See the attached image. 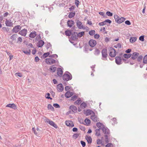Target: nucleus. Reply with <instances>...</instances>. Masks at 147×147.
Returning <instances> with one entry per match:
<instances>
[{
	"label": "nucleus",
	"mask_w": 147,
	"mask_h": 147,
	"mask_svg": "<svg viewBox=\"0 0 147 147\" xmlns=\"http://www.w3.org/2000/svg\"><path fill=\"white\" fill-rule=\"evenodd\" d=\"M96 126L99 128L100 130L101 129V128L102 126H104V125L102 123L100 122H98L96 124Z\"/></svg>",
	"instance_id": "obj_33"
},
{
	"label": "nucleus",
	"mask_w": 147,
	"mask_h": 147,
	"mask_svg": "<svg viewBox=\"0 0 147 147\" xmlns=\"http://www.w3.org/2000/svg\"><path fill=\"white\" fill-rule=\"evenodd\" d=\"M90 118L94 122H96L99 121V119L97 118V116L95 115V114H93V115L91 116Z\"/></svg>",
	"instance_id": "obj_15"
},
{
	"label": "nucleus",
	"mask_w": 147,
	"mask_h": 147,
	"mask_svg": "<svg viewBox=\"0 0 147 147\" xmlns=\"http://www.w3.org/2000/svg\"><path fill=\"white\" fill-rule=\"evenodd\" d=\"M53 65L51 66L49 68V69L53 73L55 72L57 69V67H53Z\"/></svg>",
	"instance_id": "obj_31"
},
{
	"label": "nucleus",
	"mask_w": 147,
	"mask_h": 147,
	"mask_svg": "<svg viewBox=\"0 0 147 147\" xmlns=\"http://www.w3.org/2000/svg\"><path fill=\"white\" fill-rule=\"evenodd\" d=\"M47 122L48 123L51 125L53 126L55 128L57 129L58 128V126L53 121L49 119H47Z\"/></svg>",
	"instance_id": "obj_10"
},
{
	"label": "nucleus",
	"mask_w": 147,
	"mask_h": 147,
	"mask_svg": "<svg viewBox=\"0 0 147 147\" xmlns=\"http://www.w3.org/2000/svg\"><path fill=\"white\" fill-rule=\"evenodd\" d=\"M17 35L16 34H14L11 37V39H12L13 40H15L17 38Z\"/></svg>",
	"instance_id": "obj_46"
},
{
	"label": "nucleus",
	"mask_w": 147,
	"mask_h": 147,
	"mask_svg": "<svg viewBox=\"0 0 147 147\" xmlns=\"http://www.w3.org/2000/svg\"><path fill=\"white\" fill-rule=\"evenodd\" d=\"M23 53L26 55H30L31 51L30 49H29L28 51L22 50Z\"/></svg>",
	"instance_id": "obj_36"
},
{
	"label": "nucleus",
	"mask_w": 147,
	"mask_h": 147,
	"mask_svg": "<svg viewBox=\"0 0 147 147\" xmlns=\"http://www.w3.org/2000/svg\"><path fill=\"white\" fill-rule=\"evenodd\" d=\"M50 55V53L49 52L45 53L43 55L41 56V58L42 59H45L47 57Z\"/></svg>",
	"instance_id": "obj_30"
},
{
	"label": "nucleus",
	"mask_w": 147,
	"mask_h": 147,
	"mask_svg": "<svg viewBox=\"0 0 147 147\" xmlns=\"http://www.w3.org/2000/svg\"><path fill=\"white\" fill-rule=\"evenodd\" d=\"M84 122L86 123V125H89L91 123L90 120L88 118H86L84 120Z\"/></svg>",
	"instance_id": "obj_32"
},
{
	"label": "nucleus",
	"mask_w": 147,
	"mask_h": 147,
	"mask_svg": "<svg viewBox=\"0 0 147 147\" xmlns=\"http://www.w3.org/2000/svg\"><path fill=\"white\" fill-rule=\"evenodd\" d=\"M11 20H10V21H9V20H6L5 21V24L6 26H11L13 25V23L12 22H11Z\"/></svg>",
	"instance_id": "obj_26"
},
{
	"label": "nucleus",
	"mask_w": 147,
	"mask_h": 147,
	"mask_svg": "<svg viewBox=\"0 0 147 147\" xmlns=\"http://www.w3.org/2000/svg\"><path fill=\"white\" fill-rule=\"evenodd\" d=\"M87 106V104L85 102H83L80 105V108L84 109Z\"/></svg>",
	"instance_id": "obj_34"
},
{
	"label": "nucleus",
	"mask_w": 147,
	"mask_h": 147,
	"mask_svg": "<svg viewBox=\"0 0 147 147\" xmlns=\"http://www.w3.org/2000/svg\"><path fill=\"white\" fill-rule=\"evenodd\" d=\"M102 57L104 58H106L108 56L107 53V50L106 49H103L102 51Z\"/></svg>",
	"instance_id": "obj_8"
},
{
	"label": "nucleus",
	"mask_w": 147,
	"mask_h": 147,
	"mask_svg": "<svg viewBox=\"0 0 147 147\" xmlns=\"http://www.w3.org/2000/svg\"><path fill=\"white\" fill-rule=\"evenodd\" d=\"M82 102V100H81L80 98H79L75 102L74 104L75 105H79Z\"/></svg>",
	"instance_id": "obj_38"
},
{
	"label": "nucleus",
	"mask_w": 147,
	"mask_h": 147,
	"mask_svg": "<svg viewBox=\"0 0 147 147\" xmlns=\"http://www.w3.org/2000/svg\"><path fill=\"white\" fill-rule=\"evenodd\" d=\"M72 92L68 91L65 94V96L67 98H68L71 96L73 95Z\"/></svg>",
	"instance_id": "obj_16"
},
{
	"label": "nucleus",
	"mask_w": 147,
	"mask_h": 147,
	"mask_svg": "<svg viewBox=\"0 0 147 147\" xmlns=\"http://www.w3.org/2000/svg\"><path fill=\"white\" fill-rule=\"evenodd\" d=\"M84 114L86 115V116H88L92 114H94V113L90 109H87L86 112L84 113Z\"/></svg>",
	"instance_id": "obj_19"
},
{
	"label": "nucleus",
	"mask_w": 147,
	"mask_h": 147,
	"mask_svg": "<svg viewBox=\"0 0 147 147\" xmlns=\"http://www.w3.org/2000/svg\"><path fill=\"white\" fill-rule=\"evenodd\" d=\"M111 21L109 19L106 20L105 21H104L102 22H100L99 24V25L100 26H103L106 24V23H108L109 24L111 23Z\"/></svg>",
	"instance_id": "obj_13"
},
{
	"label": "nucleus",
	"mask_w": 147,
	"mask_h": 147,
	"mask_svg": "<svg viewBox=\"0 0 147 147\" xmlns=\"http://www.w3.org/2000/svg\"><path fill=\"white\" fill-rule=\"evenodd\" d=\"M103 133L105 134H109L110 132V130L107 127H105L104 125V126H102L101 129Z\"/></svg>",
	"instance_id": "obj_4"
},
{
	"label": "nucleus",
	"mask_w": 147,
	"mask_h": 147,
	"mask_svg": "<svg viewBox=\"0 0 147 147\" xmlns=\"http://www.w3.org/2000/svg\"><path fill=\"white\" fill-rule=\"evenodd\" d=\"M123 57L126 59H128L131 56V53L126 54L125 53L123 55Z\"/></svg>",
	"instance_id": "obj_35"
},
{
	"label": "nucleus",
	"mask_w": 147,
	"mask_h": 147,
	"mask_svg": "<svg viewBox=\"0 0 147 147\" xmlns=\"http://www.w3.org/2000/svg\"><path fill=\"white\" fill-rule=\"evenodd\" d=\"M131 58L128 60L127 62H125V63H129L130 65H134L135 63L134 62H133L132 61H131Z\"/></svg>",
	"instance_id": "obj_49"
},
{
	"label": "nucleus",
	"mask_w": 147,
	"mask_h": 147,
	"mask_svg": "<svg viewBox=\"0 0 147 147\" xmlns=\"http://www.w3.org/2000/svg\"><path fill=\"white\" fill-rule=\"evenodd\" d=\"M65 124L67 126L70 127L71 125V123L70 122V121H66L65 122Z\"/></svg>",
	"instance_id": "obj_51"
},
{
	"label": "nucleus",
	"mask_w": 147,
	"mask_h": 147,
	"mask_svg": "<svg viewBox=\"0 0 147 147\" xmlns=\"http://www.w3.org/2000/svg\"><path fill=\"white\" fill-rule=\"evenodd\" d=\"M102 143V140H100L99 139H98L97 140V144H101Z\"/></svg>",
	"instance_id": "obj_62"
},
{
	"label": "nucleus",
	"mask_w": 147,
	"mask_h": 147,
	"mask_svg": "<svg viewBox=\"0 0 147 147\" xmlns=\"http://www.w3.org/2000/svg\"><path fill=\"white\" fill-rule=\"evenodd\" d=\"M143 62L144 63H147V55H145L143 57Z\"/></svg>",
	"instance_id": "obj_40"
},
{
	"label": "nucleus",
	"mask_w": 147,
	"mask_h": 147,
	"mask_svg": "<svg viewBox=\"0 0 147 147\" xmlns=\"http://www.w3.org/2000/svg\"><path fill=\"white\" fill-rule=\"evenodd\" d=\"M74 24V22L72 20H69L67 22V26L70 28Z\"/></svg>",
	"instance_id": "obj_17"
},
{
	"label": "nucleus",
	"mask_w": 147,
	"mask_h": 147,
	"mask_svg": "<svg viewBox=\"0 0 147 147\" xmlns=\"http://www.w3.org/2000/svg\"><path fill=\"white\" fill-rule=\"evenodd\" d=\"M76 13L74 12H71L69 13L68 16L69 18H71L74 17Z\"/></svg>",
	"instance_id": "obj_29"
},
{
	"label": "nucleus",
	"mask_w": 147,
	"mask_h": 147,
	"mask_svg": "<svg viewBox=\"0 0 147 147\" xmlns=\"http://www.w3.org/2000/svg\"><path fill=\"white\" fill-rule=\"evenodd\" d=\"M57 89L59 92H62L63 89V87L62 84L60 83L57 85Z\"/></svg>",
	"instance_id": "obj_14"
},
{
	"label": "nucleus",
	"mask_w": 147,
	"mask_h": 147,
	"mask_svg": "<svg viewBox=\"0 0 147 147\" xmlns=\"http://www.w3.org/2000/svg\"><path fill=\"white\" fill-rule=\"evenodd\" d=\"M80 143L82 145L83 147H84L86 146V144L85 142L83 141H80Z\"/></svg>",
	"instance_id": "obj_54"
},
{
	"label": "nucleus",
	"mask_w": 147,
	"mask_h": 147,
	"mask_svg": "<svg viewBox=\"0 0 147 147\" xmlns=\"http://www.w3.org/2000/svg\"><path fill=\"white\" fill-rule=\"evenodd\" d=\"M22 28L21 26L20 25H17L14 27L12 30L13 33H17L20 31Z\"/></svg>",
	"instance_id": "obj_5"
},
{
	"label": "nucleus",
	"mask_w": 147,
	"mask_h": 147,
	"mask_svg": "<svg viewBox=\"0 0 147 147\" xmlns=\"http://www.w3.org/2000/svg\"><path fill=\"white\" fill-rule=\"evenodd\" d=\"M53 106L56 108H59L60 106L57 103H54L53 104Z\"/></svg>",
	"instance_id": "obj_57"
},
{
	"label": "nucleus",
	"mask_w": 147,
	"mask_h": 147,
	"mask_svg": "<svg viewBox=\"0 0 147 147\" xmlns=\"http://www.w3.org/2000/svg\"><path fill=\"white\" fill-rule=\"evenodd\" d=\"M106 14L108 16H112L113 15V14L111 12L109 11H107L106 12Z\"/></svg>",
	"instance_id": "obj_50"
},
{
	"label": "nucleus",
	"mask_w": 147,
	"mask_h": 147,
	"mask_svg": "<svg viewBox=\"0 0 147 147\" xmlns=\"http://www.w3.org/2000/svg\"><path fill=\"white\" fill-rule=\"evenodd\" d=\"M125 24L128 25H130L131 24V23L130 21L128 20H127L125 22Z\"/></svg>",
	"instance_id": "obj_60"
},
{
	"label": "nucleus",
	"mask_w": 147,
	"mask_h": 147,
	"mask_svg": "<svg viewBox=\"0 0 147 147\" xmlns=\"http://www.w3.org/2000/svg\"><path fill=\"white\" fill-rule=\"evenodd\" d=\"M114 18L115 22L117 23L120 24L123 22L125 20V18L124 17L120 18L119 16L116 14L114 16Z\"/></svg>",
	"instance_id": "obj_1"
},
{
	"label": "nucleus",
	"mask_w": 147,
	"mask_h": 147,
	"mask_svg": "<svg viewBox=\"0 0 147 147\" xmlns=\"http://www.w3.org/2000/svg\"><path fill=\"white\" fill-rule=\"evenodd\" d=\"M96 44V41L94 40L90 39L89 41V45L92 47H94Z\"/></svg>",
	"instance_id": "obj_7"
},
{
	"label": "nucleus",
	"mask_w": 147,
	"mask_h": 147,
	"mask_svg": "<svg viewBox=\"0 0 147 147\" xmlns=\"http://www.w3.org/2000/svg\"><path fill=\"white\" fill-rule=\"evenodd\" d=\"M62 78L64 81H67L72 79V75L71 74L69 75L67 73H65L62 76Z\"/></svg>",
	"instance_id": "obj_2"
},
{
	"label": "nucleus",
	"mask_w": 147,
	"mask_h": 147,
	"mask_svg": "<svg viewBox=\"0 0 147 147\" xmlns=\"http://www.w3.org/2000/svg\"><path fill=\"white\" fill-rule=\"evenodd\" d=\"M95 32L94 30H91L89 32V34L90 36H93V35L94 34Z\"/></svg>",
	"instance_id": "obj_45"
},
{
	"label": "nucleus",
	"mask_w": 147,
	"mask_h": 147,
	"mask_svg": "<svg viewBox=\"0 0 147 147\" xmlns=\"http://www.w3.org/2000/svg\"><path fill=\"white\" fill-rule=\"evenodd\" d=\"M139 55V53L136 52H134L132 54H131L132 56L130 58L131 59H132L133 60H135L136 59H137Z\"/></svg>",
	"instance_id": "obj_9"
},
{
	"label": "nucleus",
	"mask_w": 147,
	"mask_h": 147,
	"mask_svg": "<svg viewBox=\"0 0 147 147\" xmlns=\"http://www.w3.org/2000/svg\"><path fill=\"white\" fill-rule=\"evenodd\" d=\"M56 61L52 58H49L45 59V62L47 64L51 65L56 63Z\"/></svg>",
	"instance_id": "obj_3"
},
{
	"label": "nucleus",
	"mask_w": 147,
	"mask_h": 147,
	"mask_svg": "<svg viewBox=\"0 0 147 147\" xmlns=\"http://www.w3.org/2000/svg\"><path fill=\"white\" fill-rule=\"evenodd\" d=\"M137 38L136 37H131L130 39V41L131 42H134L136 40Z\"/></svg>",
	"instance_id": "obj_37"
},
{
	"label": "nucleus",
	"mask_w": 147,
	"mask_h": 147,
	"mask_svg": "<svg viewBox=\"0 0 147 147\" xmlns=\"http://www.w3.org/2000/svg\"><path fill=\"white\" fill-rule=\"evenodd\" d=\"M77 96L74 95L71 97V99H70V100L74 101L77 98Z\"/></svg>",
	"instance_id": "obj_47"
},
{
	"label": "nucleus",
	"mask_w": 147,
	"mask_h": 147,
	"mask_svg": "<svg viewBox=\"0 0 147 147\" xmlns=\"http://www.w3.org/2000/svg\"><path fill=\"white\" fill-rule=\"evenodd\" d=\"M63 71L61 68H58L57 70V73L58 75L61 77L63 73Z\"/></svg>",
	"instance_id": "obj_20"
},
{
	"label": "nucleus",
	"mask_w": 147,
	"mask_h": 147,
	"mask_svg": "<svg viewBox=\"0 0 147 147\" xmlns=\"http://www.w3.org/2000/svg\"><path fill=\"white\" fill-rule=\"evenodd\" d=\"M75 7H76L74 5L72 6L71 7L69 8V11H73V10L74 9Z\"/></svg>",
	"instance_id": "obj_55"
},
{
	"label": "nucleus",
	"mask_w": 147,
	"mask_h": 147,
	"mask_svg": "<svg viewBox=\"0 0 147 147\" xmlns=\"http://www.w3.org/2000/svg\"><path fill=\"white\" fill-rule=\"evenodd\" d=\"M27 31L26 29L24 28L20 31L18 33L19 34L24 36H25L27 34Z\"/></svg>",
	"instance_id": "obj_12"
},
{
	"label": "nucleus",
	"mask_w": 147,
	"mask_h": 147,
	"mask_svg": "<svg viewBox=\"0 0 147 147\" xmlns=\"http://www.w3.org/2000/svg\"><path fill=\"white\" fill-rule=\"evenodd\" d=\"M115 62L118 65L121 64L122 59L120 57L117 56L115 58Z\"/></svg>",
	"instance_id": "obj_11"
},
{
	"label": "nucleus",
	"mask_w": 147,
	"mask_h": 147,
	"mask_svg": "<svg viewBox=\"0 0 147 147\" xmlns=\"http://www.w3.org/2000/svg\"><path fill=\"white\" fill-rule=\"evenodd\" d=\"M35 40L36 41H38L39 40H40L41 39V38L40 34L38 35L35 38Z\"/></svg>",
	"instance_id": "obj_48"
},
{
	"label": "nucleus",
	"mask_w": 147,
	"mask_h": 147,
	"mask_svg": "<svg viewBox=\"0 0 147 147\" xmlns=\"http://www.w3.org/2000/svg\"><path fill=\"white\" fill-rule=\"evenodd\" d=\"M52 45L50 42L48 43L47 45V49H48L50 47H51Z\"/></svg>",
	"instance_id": "obj_59"
},
{
	"label": "nucleus",
	"mask_w": 147,
	"mask_h": 147,
	"mask_svg": "<svg viewBox=\"0 0 147 147\" xmlns=\"http://www.w3.org/2000/svg\"><path fill=\"white\" fill-rule=\"evenodd\" d=\"M113 52L112 51H111L110 52V53H109V55L112 57H115V54H112Z\"/></svg>",
	"instance_id": "obj_58"
},
{
	"label": "nucleus",
	"mask_w": 147,
	"mask_h": 147,
	"mask_svg": "<svg viewBox=\"0 0 147 147\" xmlns=\"http://www.w3.org/2000/svg\"><path fill=\"white\" fill-rule=\"evenodd\" d=\"M6 107L11 108L14 109H17L16 106L14 103L9 104L7 105Z\"/></svg>",
	"instance_id": "obj_23"
},
{
	"label": "nucleus",
	"mask_w": 147,
	"mask_h": 147,
	"mask_svg": "<svg viewBox=\"0 0 147 147\" xmlns=\"http://www.w3.org/2000/svg\"><path fill=\"white\" fill-rule=\"evenodd\" d=\"M50 94L49 93H47L45 95V97L46 98H47L48 99H50L51 100H52V98L50 96Z\"/></svg>",
	"instance_id": "obj_44"
},
{
	"label": "nucleus",
	"mask_w": 147,
	"mask_h": 147,
	"mask_svg": "<svg viewBox=\"0 0 147 147\" xmlns=\"http://www.w3.org/2000/svg\"><path fill=\"white\" fill-rule=\"evenodd\" d=\"M143 58V57L142 55L138 56L137 58V61L139 63V64H140V63L142 62Z\"/></svg>",
	"instance_id": "obj_28"
},
{
	"label": "nucleus",
	"mask_w": 147,
	"mask_h": 147,
	"mask_svg": "<svg viewBox=\"0 0 147 147\" xmlns=\"http://www.w3.org/2000/svg\"><path fill=\"white\" fill-rule=\"evenodd\" d=\"M94 38L95 39H98L100 37V35L98 34H96L94 35Z\"/></svg>",
	"instance_id": "obj_63"
},
{
	"label": "nucleus",
	"mask_w": 147,
	"mask_h": 147,
	"mask_svg": "<svg viewBox=\"0 0 147 147\" xmlns=\"http://www.w3.org/2000/svg\"><path fill=\"white\" fill-rule=\"evenodd\" d=\"M33 32L30 33L29 35V37L31 38H34L36 35V32L35 31H34Z\"/></svg>",
	"instance_id": "obj_27"
},
{
	"label": "nucleus",
	"mask_w": 147,
	"mask_h": 147,
	"mask_svg": "<svg viewBox=\"0 0 147 147\" xmlns=\"http://www.w3.org/2000/svg\"><path fill=\"white\" fill-rule=\"evenodd\" d=\"M65 90L66 91H68L69 90H71L70 89L71 88L69 87V86H65Z\"/></svg>",
	"instance_id": "obj_64"
},
{
	"label": "nucleus",
	"mask_w": 147,
	"mask_h": 147,
	"mask_svg": "<svg viewBox=\"0 0 147 147\" xmlns=\"http://www.w3.org/2000/svg\"><path fill=\"white\" fill-rule=\"evenodd\" d=\"M79 136V134H74L73 136V137L75 139L77 138L78 136Z\"/></svg>",
	"instance_id": "obj_56"
},
{
	"label": "nucleus",
	"mask_w": 147,
	"mask_h": 147,
	"mask_svg": "<svg viewBox=\"0 0 147 147\" xmlns=\"http://www.w3.org/2000/svg\"><path fill=\"white\" fill-rule=\"evenodd\" d=\"M84 32H82L78 33V37L81 38L84 34Z\"/></svg>",
	"instance_id": "obj_42"
},
{
	"label": "nucleus",
	"mask_w": 147,
	"mask_h": 147,
	"mask_svg": "<svg viewBox=\"0 0 147 147\" xmlns=\"http://www.w3.org/2000/svg\"><path fill=\"white\" fill-rule=\"evenodd\" d=\"M45 44L44 42L42 40H40L38 41L37 43V46L38 47H41Z\"/></svg>",
	"instance_id": "obj_21"
},
{
	"label": "nucleus",
	"mask_w": 147,
	"mask_h": 147,
	"mask_svg": "<svg viewBox=\"0 0 147 147\" xmlns=\"http://www.w3.org/2000/svg\"><path fill=\"white\" fill-rule=\"evenodd\" d=\"M69 109L74 113L77 112V108L74 105H72L70 106Z\"/></svg>",
	"instance_id": "obj_18"
},
{
	"label": "nucleus",
	"mask_w": 147,
	"mask_h": 147,
	"mask_svg": "<svg viewBox=\"0 0 147 147\" xmlns=\"http://www.w3.org/2000/svg\"><path fill=\"white\" fill-rule=\"evenodd\" d=\"M32 131H34V134L36 135H39L38 133L36 132V130L35 128L34 127H33L32 128Z\"/></svg>",
	"instance_id": "obj_53"
},
{
	"label": "nucleus",
	"mask_w": 147,
	"mask_h": 147,
	"mask_svg": "<svg viewBox=\"0 0 147 147\" xmlns=\"http://www.w3.org/2000/svg\"><path fill=\"white\" fill-rule=\"evenodd\" d=\"M78 33L76 32H72L70 39L72 40H75L78 39Z\"/></svg>",
	"instance_id": "obj_6"
},
{
	"label": "nucleus",
	"mask_w": 147,
	"mask_h": 147,
	"mask_svg": "<svg viewBox=\"0 0 147 147\" xmlns=\"http://www.w3.org/2000/svg\"><path fill=\"white\" fill-rule=\"evenodd\" d=\"M48 110L51 109L52 111H54V108L50 104H49L48 105Z\"/></svg>",
	"instance_id": "obj_43"
},
{
	"label": "nucleus",
	"mask_w": 147,
	"mask_h": 147,
	"mask_svg": "<svg viewBox=\"0 0 147 147\" xmlns=\"http://www.w3.org/2000/svg\"><path fill=\"white\" fill-rule=\"evenodd\" d=\"M55 57H58V55L56 54H53L52 55H49V57L51 58H54Z\"/></svg>",
	"instance_id": "obj_61"
},
{
	"label": "nucleus",
	"mask_w": 147,
	"mask_h": 147,
	"mask_svg": "<svg viewBox=\"0 0 147 147\" xmlns=\"http://www.w3.org/2000/svg\"><path fill=\"white\" fill-rule=\"evenodd\" d=\"M76 24L77 26L79 29H81L82 28H83V26L82 25V23L80 21L78 20L76 22Z\"/></svg>",
	"instance_id": "obj_22"
},
{
	"label": "nucleus",
	"mask_w": 147,
	"mask_h": 147,
	"mask_svg": "<svg viewBox=\"0 0 147 147\" xmlns=\"http://www.w3.org/2000/svg\"><path fill=\"white\" fill-rule=\"evenodd\" d=\"M85 138L88 144H91L92 143V139L90 136L86 135Z\"/></svg>",
	"instance_id": "obj_25"
},
{
	"label": "nucleus",
	"mask_w": 147,
	"mask_h": 147,
	"mask_svg": "<svg viewBox=\"0 0 147 147\" xmlns=\"http://www.w3.org/2000/svg\"><path fill=\"white\" fill-rule=\"evenodd\" d=\"M100 129H97L95 130L96 133L95 135L97 136H100Z\"/></svg>",
	"instance_id": "obj_39"
},
{
	"label": "nucleus",
	"mask_w": 147,
	"mask_h": 147,
	"mask_svg": "<svg viewBox=\"0 0 147 147\" xmlns=\"http://www.w3.org/2000/svg\"><path fill=\"white\" fill-rule=\"evenodd\" d=\"M139 40L142 41H144V36L142 35L140 36L139 38Z\"/></svg>",
	"instance_id": "obj_52"
},
{
	"label": "nucleus",
	"mask_w": 147,
	"mask_h": 147,
	"mask_svg": "<svg viewBox=\"0 0 147 147\" xmlns=\"http://www.w3.org/2000/svg\"><path fill=\"white\" fill-rule=\"evenodd\" d=\"M72 30H67L65 31V35L68 36H69L72 34Z\"/></svg>",
	"instance_id": "obj_24"
},
{
	"label": "nucleus",
	"mask_w": 147,
	"mask_h": 147,
	"mask_svg": "<svg viewBox=\"0 0 147 147\" xmlns=\"http://www.w3.org/2000/svg\"><path fill=\"white\" fill-rule=\"evenodd\" d=\"M100 51L98 49L96 48L94 54L96 55H98L100 53Z\"/></svg>",
	"instance_id": "obj_41"
}]
</instances>
